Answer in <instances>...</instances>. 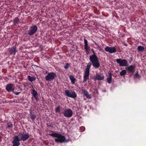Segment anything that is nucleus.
<instances>
[{"label":"nucleus","mask_w":146,"mask_h":146,"mask_svg":"<svg viewBox=\"0 0 146 146\" xmlns=\"http://www.w3.org/2000/svg\"><path fill=\"white\" fill-rule=\"evenodd\" d=\"M93 54L90 56V60L92 63L93 66L95 68H98L100 66L98 57L93 49H91Z\"/></svg>","instance_id":"1"},{"label":"nucleus","mask_w":146,"mask_h":146,"mask_svg":"<svg viewBox=\"0 0 146 146\" xmlns=\"http://www.w3.org/2000/svg\"><path fill=\"white\" fill-rule=\"evenodd\" d=\"M49 135L56 138L54 139V141L57 143H62L66 141L65 137L59 133H55L50 134Z\"/></svg>","instance_id":"2"},{"label":"nucleus","mask_w":146,"mask_h":146,"mask_svg":"<svg viewBox=\"0 0 146 146\" xmlns=\"http://www.w3.org/2000/svg\"><path fill=\"white\" fill-rule=\"evenodd\" d=\"M91 64H92L91 63H88L86 66V67L83 76L84 80L83 82L84 83L86 82L87 80L89 79L90 69L91 66Z\"/></svg>","instance_id":"3"},{"label":"nucleus","mask_w":146,"mask_h":146,"mask_svg":"<svg viewBox=\"0 0 146 146\" xmlns=\"http://www.w3.org/2000/svg\"><path fill=\"white\" fill-rule=\"evenodd\" d=\"M57 77L56 74L52 72L48 73V74L45 77L46 81L48 82H51L54 80Z\"/></svg>","instance_id":"4"},{"label":"nucleus","mask_w":146,"mask_h":146,"mask_svg":"<svg viewBox=\"0 0 146 146\" xmlns=\"http://www.w3.org/2000/svg\"><path fill=\"white\" fill-rule=\"evenodd\" d=\"M21 141H25L30 137V135L28 133H25L24 132H21L19 133L18 135Z\"/></svg>","instance_id":"5"},{"label":"nucleus","mask_w":146,"mask_h":146,"mask_svg":"<svg viewBox=\"0 0 146 146\" xmlns=\"http://www.w3.org/2000/svg\"><path fill=\"white\" fill-rule=\"evenodd\" d=\"M62 113L65 117L67 118L71 117L73 114V111L70 109H65Z\"/></svg>","instance_id":"6"},{"label":"nucleus","mask_w":146,"mask_h":146,"mask_svg":"<svg viewBox=\"0 0 146 146\" xmlns=\"http://www.w3.org/2000/svg\"><path fill=\"white\" fill-rule=\"evenodd\" d=\"M38 27L36 25L31 26L28 31L27 34L31 36L34 35L37 31Z\"/></svg>","instance_id":"7"},{"label":"nucleus","mask_w":146,"mask_h":146,"mask_svg":"<svg viewBox=\"0 0 146 146\" xmlns=\"http://www.w3.org/2000/svg\"><path fill=\"white\" fill-rule=\"evenodd\" d=\"M65 94L66 96L73 98H75L77 96V94L74 91L71 90H65Z\"/></svg>","instance_id":"8"},{"label":"nucleus","mask_w":146,"mask_h":146,"mask_svg":"<svg viewBox=\"0 0 146 146\" xmlns=\"http://www.w3.org/2000/svg\"><path fill=\"white\" fill-rule=\"evenodd\" d=\"M21 140L18 135H15L13 137V141L12 142L13 146H19L20 143L19 142Z\"/></svg>","instance_id":"9"},{"label":"nucleus","mask_w":146,"mask_h":146,"mask_svg":"<svg viewBox=\"0 0 146 146\" xmlns=\"http://www.w3.org/2000/svg\"><path fill=\"white\" fill-rule=\"evenodd\" d=\"M116 61L119 65L121 66H127L128 65L127 60L125 59H122L121 58H119L116 59Z\"/></svg>","instance_id":"10"},{"label":"nucleus","mask_w":146,"mask_h":146,"mask_svg":"<svg viewBox=\"0 0 146 146\" xmlns=\"http://www.w3.org/2000/svg\"><path fill=\"white\" fill-rule=\"evenodd\" d=\"M15 84L11 83L7 84L5 87L6 90L8 92H12L15 90Z\"/></svg>","instance_id":"11"},{"label":"nucleus","mask_w":146,"mask_h":146,"mask_svg":"<svg viewBox=\"0 0 146 146\" xmlns=\"http://www.w3.org/2000/svg\"><path fill=\"white\" fill-rule=\"evenodd\" d=\"M105 50L106 52H108L111 54L115 53L117 52L116 48L114 46L111 47L107 46L105 48Z\"/></svg>","instance_id":"12"},{"label":"nucleus","mask_w":146,"mask_h":146,"mask_svg":"<svg viewBox=\"0 0 146 146\" xmlns=\"http://www.w3.org/2000/svg\"><path fill=\"white\" fill-rule=\"evenodd\" d=\"M135 66L132 65L125 68V69L128 72L133 74L135 72Z\"/></svg>","instance_id":"13"},{"label":"nucleus","mask_w":146,"mask_h":146,"mask_svg":"<svg viewBox=\"0 0 146 146\" xmlns=\"http://www.w3.org/2000/svg\"><path fill=\"white\" fill-rule=\"evenodd\" d=\"M9 50L10 55H15L16 52H18L15 46H13L9 48Z\"/></svg>","instance_id":"14"},{"label":"nucleus","mask_w":146,"mask_h":146,"mask_svg":"<svg viewBox=\"0 0 146 146\" xmlns=\"http://www.w3.org/2000/svg\"><path fill=\"white\" fill-rule=\"evenodd\" d=\"M82 91L87 98L89 99H90L92 98L91 95L85 89H82Z\"/></svg>","instance_id":"15"},{"label":"nucleus","mask_w":146,"mask_h":146,"mask_svg":"<svg viewBox=\"0 0 146 146\" xmlns=\"http://www.w3.org/2000/svg\"><path fill=\"white\" fill-rule=\"evenodd\" d=\"M104 78V76L102 74H97L96 76V78L98 80H103Z\"/></svg>","instance_id":"16"},{"label":"nucleus","mask_w":146,"mask_h":146,"mask_svg":"<svg viewBox=\"0 0 146 146\" xmlns=\"http://www.w3.org/2000/svg\"><path fill=\"white\" fill-rule=\"evenodd\" d=\"M32 90V94L33 95L36 101H38L39 99L38 98V93L34 88H33Z\"/></svg>","instance_id":"17"},{"label":"nucleus","mask_w":146,"mask_h":146,"mask_svg":"<svg viewBox=\"0 0 146 146\" xmlns=\"http://www.w3.org/2000/svg\"><path fill=\"white\" fill-rule=\"evenodd\" d=\"M108 76H109V77L107 79V81L108 82L109 84H110L111 82L112 81V74L111 72L109 71L108 72Z\"/></svg>","instance_id":"18"},{"label":"nucleus","mask_w":146,"mask_h":146,"mask_svg":"<svg viewBox=\"0 0 146 146\" xmlns=\"http://www.w3.org/2000/svg\"><path fill=\"white\" fill-rule=\"evenodd\" d=\"M30 118L33 121H34L36 117V115L33 114V113L32 111L30 110Z\"/></svg>","instance_id":"19"},{"label":"nucleus","mask_w":146,"mask_h":146,"mask_svg":"<svg viewBox=\"0 0 146 146\" xmlns=\"http://www.w3.org/2000/svg\"><path fill=\"white\" fill-rule=\"evenodd\" d=\"M69 78L71 81L72 83V84H74L76 79L75 78L74 76L72 75H70L69 76Z\"/></svg>","instance_id":"20"},{"label":"nucleus","mask_w":146,"mask_h":146,"mask_svg":"<svg viewBox=\"0 0 146 146\" xmlns=\"http://www.w3.org/2000/svg\"><path fill=\"white\" fill-rule=\"evenodd\" d=\"M20 22L19 19L17 17H15L14 20H13V23L15 25L18 24Z\"/></svg>","instance_id":"21"},{"label":"nucleus","mask_w":146,"mask_h":146,"mask_svg":"<svg viewBox=\"0 0 146 146\" xmlns=\"http://www.w3.org/2000/svg\"><path fill=\"white\" fill-rule=\"evenodd\" d=\"M90 47L88 45H84V49L85 50V52L87 53L88 54L89 53L90 50Z\"/></svg>","instance_id":"22"},{"label":"nucleus","mask_w":146,"mask_h":146,"mask_svg":"<svg viewBox=\"0 0 146 146\" xmlns=\"http://www.w3.org/2000/svg\"><path fill=\"white\" fill-rule=\"evenodd\" d=\"M7 128L9 129L12 128L13 127L12 123L10 121L8 122L7 123Z\"/></svg>","instance_id":"23"},{"label":"nucleus","mask_w":146,"mask_h":146,"mask_svg":"<svg viewBox=\"0 0 146 146\" xmlns=\"http://www.w3.org/2000/svg\"><path fill=\"white\" fill-rule=\"evenodd\" d=\"M28 80L31 82L36 80V78L35 77L32 76L31 77L30 76H28Z\"/></svg>","instance_id":"24"},{"label":"nucleus","mask_w":146,"mask_h":146,"mask_svg":"<svg viewBox=\"0 0 146 146\" xmlns=\"http://www.w3.org/2000/svg\"><path fill=\"white\" fill-rule=\"evenodd\" d=\"M145 49V48L143 46H138L137 50L139 52H142Z\"/></svg>","instance_id":"25"},{"label":"nucleus","mask_w":146,"mask_h":146,"mask_svg":"<svg viewBox=\"0 0 146 146\" xmlns=\"http://www.w3.org/2000/svg\"><path fill=\"white\" fill-rule=\"evenodd\" d=\"M126 73V70H121L120 72V74L121 76H125Z\"/></svg>","instance_id":"26"},{"label":"nucleus","mask_w":146,"mask_h":146,"mask_svg":"<svg viewBox=\"0 0 146 146\" xmlns=\"http://www.w3.org/2000/svg\"><path fill=\"white\" fill-rule=\"evenodd\" d=\"M47 125L48 127H50L52 128L54 127L53 123L50 122L48 123L47 124Z\"/></svg>","instance_id":"27"},{"label":"nucleus","mask_w":146,"mask_h":146,"mask_svg":"<svg viewBox=\"0 0 146 146\" xmlns=\"http://www.w3.org/2000/svg\"><path fill=\"white\" fill-rule=\"evenodd\" d=\"M60 107L58 106L55 110V111L56 113L60 112Z\"/></svg>","instance_id":"28"},{"label":"nucleus","mask_w":146,"mask_h":146,"mask_svg":"<svg viewBox=\"0 0 146 146\" xmlns=\"http://www.w3.org/2000/svg\"><path fill=\"white\" fill-rule=\"evenodd\" d=\"M69 66V64L68 63H66V65L64 66V68L66 69H68Z\"/></svg>","instance_id":"29"},{"label":"nucleus","mask_w":146,"mask_h":146,"mask_svg":"<svg viewBox=\"0 0 146 146\" xmlns=\"http://www.w3.org/2000/svg\"><path fill=\"white\" fill-rule=\"evenodd\" d=\"M12 92H13L14 94L16 95H18L20 93H21V92H17L16 91H14V90H13V91Z\"/></svg>","instance_id":"30"},{"label":"nucleus","mask_w":146,"mask_h":146,"mask_svg":"<svg viewBox=\"0 0 146 146\" xmlns=\"http://www.w3.org/2000/svg\"><path fill=\"white\" fill-rule=\"evenodd\" d=\"M84 45H88V42L87 40H86V39H84Z\"/></svg>","instance_id":"31"},{"label":"nucleus","mask_w":146,"mask_h":146,"mask_svg":"<svg viewBox=\"0 0 146 146\" xmlns=\"http://www.w3.org/2000/svg\"><path fill=\"white\" fill-rule=\"evenodd\" d=\"M134 76L136 78H137L139 77V75L138 74V72L136 73L135 74Z\"/></svg>","instance_id":"32"},{"label":"nucleus","mask_w":146,"mask_h":146,"mask_svg":"<svg viewBox=\"0 0 146 146\" xmlns=\"http://www.w3.org/2000/svg\"><path fill=\"white\" fill-rule=\"evenodd\" d=\"M133 58L132 57H130L129 59V62L130 63H131V62H132V61L133 60Z\"/></svg>","instance_id":"33"},{"label":"nucleus","mask_w":146,"mask_h":146,"mask_svg":"<svg viewBox=\"0 0 146 146\" xmlns=\"http://www.w3.org/2000/svg\"><path fill=\"white\" fill-rule=\"evenodd\" d=\"M81 129L82 130V131H84L85 130V128L84 127H81Z\"/></svg>","instance_id":"34"},{"label":"nucleus","mask_w":146,"mask_h":146,"mask_svg":"<svg viewBox=\"0 0 146 146\" xmlns=\"http://www.w3.org/2000/svg\"><path fill=\"white\" fill-rule=\"evenodd\" d=\"M49 73V72L48 71H47V70H46V71L45 72V74H48V73Z\"/></svg>","instance_id":"35"},{"label":"nucleus","mask_w":146,"mask_h":146,"mask_svg":"<svg viewBox=\"0 0 146 146\" xmlns=\"http://www.w3.org/2000/svg\"><path fill=\"white\" fill-rule=\"evenodd\" d=\"M123 44L124 45L126 46H127L128 45L125 43H123Z\"/></svg>","instance_id":"36"},{"label":"nucleus","mask_w":146,"mask_h":146,"mask_svg":"<svg viewBox=\"0 0 146 146\" xmlns=\"http://www.w3.org/2000/svg\"><path fill=\"white\" fill-rule=\"evenodd\" d=\"M50 131L51 132H54V131Z\"/></svg>","instance_id":"37"},{"label":"nucleus","mask_w":146,"mask_h":146,"mask_svg":"<svg viewBox=\"0 0 146 146\" xmlns=\"http://www.w3.org/2000/svg\"><path fill=\"white\" fill-rule=\"evenodd\" d=\"M21 100H24V99H21Z\"/></svg>","instance_id":"38"}]
</instances>
